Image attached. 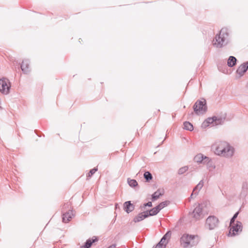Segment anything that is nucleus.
I'll return each mask as SVG.
<instances>
[{"instance_id":"9d476101","label":"nucleus","mask_w":248,"mask_h":248,"mask_svg":"<svg viewBox=\"0 0 248 248\" xmlns=\"http://www.w3.org/2000/svg\"><path fill=\"white\" fill-rule=\"evenodd\" d=\"M170 237V233L167 232L161 239L159 243L156 246L155 248H165L167 243V239H169Z\"/></svg>"},{"instance_id":"423d86ee","label":"nucleus","mask_w":248,"mask_h":248,"mask_svg":"<svg viewBox=\"0 0 248 248\" xmlns=\"http://www.w3.org/2000/svg\"><path fill=\"white\" fill-rule=\"evenodd\" d=\"M11 83L10 81L6 78L0 79V92L4 94H7L10 92L11 88Z\"/></svg>"},{"instance_id":"4468645a","label":"nucleus","mask_w":248,"mask_h":248,"mask_svg":"<svg viewBox=\"0 0 248 248\" xmlns=\"http://www.w3.org/2000/svg\"><path fill=\"white\" fill-rule=\"evenodd\" d=\"M29 65L30 62L29 60H24L22 61V64L21 65V68L23 71L25 73H27L29 70Z\"/></svg>"},{"instance_id":"f3484780","label":"nucleus","mask_w":248,"mask_h":248,"mask_svg":"<svg viewBox=\"0 0 248 248\" xmlns=\"http://www.w3.org/2000/svg\"><path fill=\"white\" fill-rule=\"evenodd\" d=\"M97 241V239L96 238L95 239H89L86 241L84 246H81V248H89L93 242Z\"/></svg>"},{"instance_id":"412c9836","label":"nucleus","mask_w":248,"mask_h":248,"mask_svg":"<svg viewBox=\"0 0 248 248\" xmlns=\"http://www.w3.org/2000/svg\"><path fill=\"white\" fill-rule=\"evenodd\" d=\"M194 160L197 162H202L203 160V155L202 154H198L195 156Z\"/></svg>"},{"instance_id":"f03ea898","label":"nucleus","mask_w":248,"mask_h":248,"mask_svg":"<svg viewBox=\"0 0 248 248\" xmlns=\"http://www.w3.org/2000/svg\"><path fill=\"white\" fill-rule=\"evenodd\" d=\"M199 237L197 235L184 234L180 238V245L184 248L192 247L199 242Z\"/></svg>"},{"instance_id":"b1692460","label":"nucleus","mask_w":248,"mask_h":248,"mask_svg":"<svg viewBox=\"0 0 248 248\" xmlns=\"http://www.w3.org/2000/svg\"><path fill=\"white\" fill-rule=\"evenodd\" d=\"M187 170H188L187 167L185 166V167H182L179 170L178 173L180 174H183Z\"/></svg>"},{"instance_id":"6ab92c4d","label":"nucleus","mask_w":248,"mask_h":248,"mask_svg":"<svg viewBox=\"0 0 248 248\" xmlns=\"http://www.w3.org/2000/svg\"><path fill=\"white\" fill-rule=\"evenodd\" d=\"M236 59L233 56H230L228 61V65L230 67H232L236 64Z\"/></svg>"},{"instance_id":"5701e85b","label":"nucleus","mask_w":248,"mask_h":248,"mask_svg":"<svg viewBox=\"0 0 248 248\" xmlns=\"http://www.w3.org/2000/svg\"><path fill=\"white\" fill-rule=\"evenodd\" d=\"M97 170V169L96 168L92 169L87 175V177L88 178L91 177Z\"/></svg>"},{"instance_id":"393cba45","label":"nucleus","mask_w":248,"mask_h":248,"mask_svg":"<svg viewBox=\"0 0 248 248\" xmlns=\"http://www.w3.org/2000/svg\"><path fill=\"white\" fill-rule=\"evenodd\" d=\"M128 184L131 186H137L138 183L135 180H130L128 181Z\"/></svg>"},{"instance_id":"aec40b11","label":"nucleus","mask_w":248,"mask_h":248,"mask_svg":"<svg viewBox=\"0 0 248 248\" xmlns=\"http://www.w3.org/2000/svg\"><path fill=\"white\" fill-rule=\"evenodd\" d=\"M184 128L187 130L192 131L193 130V126L190 123L185 122L184 123Z\"/></svg>"},{"instance_id":"bb28decb","label":"nucleus","mask_w":248,"mask_h":248,"mask_svg":"<svg viewBox=\"0 0 248 248\" xmlns=\"http://www.w3.org/2000/svg\"><path fill=\"white\" fill-rule=\"evenodd\" d=\"M238 212H237L236 213L233 217H232V218L231 220V222H232V223H236V222L235 221V218L237 217V216L238 215Z\"/></svg>"},{"instance_id":"4be33fe9","label":"nucleus","mask_w":248,"mask_h":248,"mask_svg":"<svg viewBox=\"0 0 248 248\" xmlns=\"http://www.w3.org/2000/svg\"><path fill=\"white\" fill-rule=\"evenodd\" d=\"M144 177L147 181H149L152 179V174L148 171H146L144 173Z\"/></svg>"},{"instance_id":"f257e3e1","label":"nucleus","mask_w":248,"mask_h":248,"mask_svg":"<svg viewBox=\"0 0 248 248\" xmlns=\"http://www.w3.org/2000/svg\"><path fill=\"white\" fill-rule=\"evenodd\" d=\"M233 152V149L226 142L220 141L215 145V153L218 155L231 157Z\"/></svg>"},{"instance_id":"0eeeda50","label":"nucleus","mask_w":248,"mask_h":248,"mask_svg":"<svg viewBox=\"0 0 248 248\" xmlns=\"http://www.w3.org/2000/svg\"><path fill=\"white\" fill-rule=\"evenodd\" d=\"M193 108L197 114L205 112L206 110V101L204 99L198 100L194 104Z\"/></svg>"},{"instance_id":"ddd939ff","label":"nucleus","mask_w":248,"mask_h":248,"mask_svg":"<svg viewBox=\"0 0 248 248\" xmlns=\"http://www.w3.org/2000/svg\"><path fill=\"white\" fill-rule=\"evenodd\" d=\"M149 216L148 212H144L142 213H141L139 214L136 217L134 218V221L135 222H139L143 219H144L145 218L148 217Z\"/></svg>"},{"instance_id":"cd10ccee","label":"nucleus","mask_w":248,"mask_h":248,"mask_svg":"<svg viewBox=\"0 0 248 248\" xmlns=\"http://www.w3.org/2000/svg\"><path fill=\"white\" fill-rule=\"evenodd\" d=\"M145 206H148L149 207H151L152 206V202H148L146 204H145Z\"/></svg>"},{"instance_id":"1a4fd4ad","label":"nucleus","mask_w":248,"mask_h":248,"mask_svg":"<svg viewBox=\"0 0 248 248\" xmlns=\"http://www.w3.org/2000/svg\"><path fill=\"white\" fill-rule=\"evenodd\" d=\"M168 204V202L167 201L161 202L157 206L150 210L148 212L149 216H154L156 215L162 209L164 208Z\"/></svg>"},{"instance_id":"7ed1b4c3","label":"nucleus","mask_w":248,"mask_h":248,"mask_svg":"<svg viewBox=\"0 0 248 248\" xmlns=\"http://www.w3.org/2000/svg\"><path fill=\"white\" fill-rule=\"evenodd\" d=\"M206 208V204L205 203L198 204L192 212L193 218L195 220L202 218L205 215L208 214Z\"/></svg>"},{"instance_id":"6e6552de","label":"nucleus","mask_w":248,"mask_h":248,"mask_svg":"<svg viewBox=\"0 0 248 248\" xmlns=\"http://www.w3.org/2000/svg\"><path fill=\"white\" fill-rule=\"evenodd\" d=\"M218 224V219L214 216L209 217L206 221V224L210 230L214 229Z\"/></svg>"},{"instance_id":"dca6fc26","label":"nucleus","mask_w":248,"mask_h":248,"mask_svg":"<svg viewBox=\"0 0 248 248\" xmlns=\"http://www.w3.org/2000/svg\"><path fill=\"white\" fill-rule=\"evenodd\" d=\"M216 120L217 118L215 117L213 118H209L203 122V123L202 124V126L203 127H206L207 126H208L210 124H212Z\"/></svg>"},{"instance_id":"f8f14e48","label":"nucleus","mask_w":248,"mask_h":248,"mask_svg":"<svg viewBox=\"0 0 248 248\" xmlns=\"http://www.w3.org/2000/svg\"><path fill=\"white\" fill-rule=\"evenodd\" d=\"M248 69V62L244 63L239 66L236 72L240 76H242Z\"/></svg>"},{"instance_id":"20e7f679","label":"nucleus","mask_w":248,"mask_h":248,"mask_svg":"<svg viewBox=\"0 0 248 248\" xmlns=\"http://www.w3.org/2000/svg\"><path fill=\"white\" fill-rule=\"evenodd\" d=\"M229 35L228 30L226 28L222 29L218 35H216L215 40L213 41L214 45L217 47H220Z\"/></svg>"},{"instance_id":"a211bd4d","label":"nucleus","mask_w":248,"mask_h":248,"mask_svg":"<svg viewBox=\"0 0 248 248\" xmlns=\"http://www.w3.org/2000/svg\"><path fill=\"white\" fill-rule=\"evenodd\" d=\"M163 194V191L158 190L157 191L155 192L153 195H152V200L155 201L158 199L159 197Z\"/></svg>"},{"instance_id":"9b49d317","label":"nucleus","mask_w":248,"mask_h":248,"mask_svg":"<svg viewBox=\"0 0 248 248\" xmlns=\"http://www.w3.org/2000/svg\"><path fill=\"white\" fill-rule=\"evenodd\" d=\"M74 214L72 210H69V211L62 215V221L64 223L69 222L72 218L74 217Z\"/></svg>"},{"instance_id":"2eb2a0df","label":"nucleus","mask_w":248,"mask_h":248,"mask_svg":"<svg viewBox=\"0 0 248 248\" xmlns=\"http://www.w3.org/2000/svg\"><path fill=\"white\" fill-rule=\"evenodd\" d=\"M124 207L125 211L127 213L131 212L134 210V206L130 202H126L124 203Z\"/></svg>"},{"instance_id":"a878e982","label":"nucleus","mask_w":248,"mask_h":248,"mask_svg":"<svg viewBox=\"0 0 248 248\" xmlns=\"http://www.w3.org/2000/svg\"><path fill=\"white\" fill-rule=\"evenodd\" d=\"M203 186V182H200L196 186V187L194 189L193 191H195L196 189H200L202 188V187Z\"/></svg>"},{"instance_id":"39448f33","label":"nucleus","mask_w":248,"mask_h":248,"mask_svg":"<svg viewBox=\"0 0 248 248\" xmlns=\"http://www.w3.org/2000/svg\"><path fill=\"white\" fill-rule=\"evenodd\" d=\"M242 224L239 221H236V223L230 222L229 235L234 236L238 234L242 231Z\"/></svg>"}]
</instances>
